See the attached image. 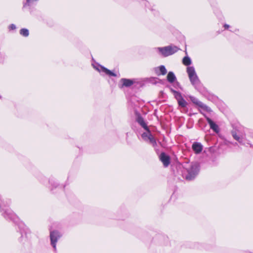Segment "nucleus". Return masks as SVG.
Here are the masks:
<instances>
[{
  "label": "nucleus",
  "mask_w": 253,
  "mask_h": 253,
  "mask_svg": "<svg viewBox=\"0 0 253 253\" xmlns=\"http://www.w3.org/2000/svg\"><path fill=\"white\" fill-rule=\"evenodd\" d=\"M157 49L162 56L167 57L176 52L179 48L176 46L169 45L163 47H158Z\"/></svg>",
  "instance_id": "1"
},
{
  "label": "nucleus",
  "mask_w": 253,
  "mask_h": 253,
  "mask_svg": "<svg viewBox=\"0 0 253 253\" xmlns=\"http://www.w3.org/2000/svg\"><path fill=\"white\" fill-rule=\"evenodd\" d=\"M187 73L191 84L196 86L200 83V80L196 73L195 68L193 66L187 68Z\"/></svg>",
  "instance_id": "2"
},
{
  "label": "nucleus",
  "mask_w": 253,
  "mask_h": 253,
  "mask_svg": "<svg viewBox=\"0 0 253 253\" xmlns=\"http://www.w3.org/2000/svg\"><path fill=\"white\" fill-rule=\"evenodd\" d=\"M187 174L185 175V178L187 180L193 179L198 174L199 171L198 166L196 164L192 165L189 168H186Z\"/></svg>",
  "instance_id": "3"
},
{
  "label": "nucleus",
  "mask_w": 253,
  "mask_h": 253,
  "mask_svg": "<svg viewBox=\"0 0 253 253\" xmlns=\"http://www.w3.org/2000/svg\"><path fill=\"white\" fill-rule=\"evenodd\" d=\"M61 235L57 231H52L50 232V238L51 241V244L54 248V250L56 251V243L58 240L60 238Z\"/></svg>",
  "instance_id": "4"
},
{
  "label": "nucleus",
  "mask_w": 253,
  "mask_h": 253,
  "mask_svg": "<svg viewBox=\"0 0 253 253\" xmlns=\"http://www.w3.org/2000/svg\"><path fill=\"white\" fill-rule=\"evenodd\" d=\"M171 91L173 93L175 98L177 100L178 105L182 107H185L187 105L186 101L182 97L181 94L174 89L171 88Z\"/></svg>",
  "instance_id": "5"
},
{
  "label": "nucleus",
  "mask_w": 253,
  "mask_h": 253,
  "mask_svg": "<svg viewBox=\"0 0 253 253\" xmlns=\"http://www.w3.org/2000/svg\"><path fill=\"white\" fill-rule=\"evenodd\" d=\"M189 98L193 103L200 107L203 110L206 111L208 112H211V109L210 108L199 101L197 98L192 96H189Z\"/></svg>",
  "instance_id": "6"
},
{
  "label": "nucleus",
  "mask_w": 253,
  "mask_h": 253,
  "mask_svg": "<svg viewBox=\"0 0 253 253\" xmlns=\"http://www.w3.org/2000/svg\"><path fill=\"white\" fill-rule=\"evenodd\" d=\"M200 112L201 113L203 114L205 117L206 118L208 123L210 126V128L216 132H218L219 128L218 126L214 122H213L210 118H209L205 114H204L201 110H200Z\"/></svg>",
  "instance_id": "7"
},
{
  "label": "nucleus",
  "mask_w": 253,
  "mask_h": 253,
  "mask_svg": "<svg viewBox=\"0 0 253 253\" xmlns=\"http://www.w3.org/2000/svg\"><path fill=\"white\" fill-rule=\"evenodd\" d=\"M160 159L165 167H167L170 163V157L165 153H162L160 156Z\"/></svg>",
  "instance_id": "8"
},
{
  "label": "nucleus",
  "mask_w": 253,
  "mask_h": 253,
  "mask_svg": "<svg viewBox=\"0 0 253 253\" xmlns=\"http://www.w3.org/2000/svg\"><path fill=\"white\" fill-rule=\"evenodd\" d=\"M192 148L196 154H199L202 152L203 149V146L201 143L195 142L192 144Z\"/></svg>",
  "instance_id": "9"
},
{
  "label": "nucleus",
  "mask_w": 253,
  "mask_h": 253,
  "mask_svg": "<svg viewBox=\"0 0 253 253\" xmlns=\"http://www.w3.org/2000/svg\"><path fill=\"white\" fill-rule=\"evenodd\" d=\"M99 72H104L106 74L109 75V76H114V77H116L117 76V75L116 74H115L114 73H113V72H112L111 71L108 70V69L104 67H102V66H100L99 68H97L96 69Z\"/></svg>",
  "instance_id": "10"
},
{
  "label": "nucleus",
  "mask_w": 253,
  "mask_h": 253,
  "mask_svg": "<svg viewBox=\"0 0 253 253\" xmlns=\"http://www.w3.org/2000/svg\"><path fill=\"white\" fill-rule=\"evenodd\" d=\"M8 210H6L3 213V215L6 218H9L14 220L16 218V215L13 213L9 212H8Z\"/></svg>",
  "instance_id": "11"
},
{
  "label": "nucleus",
  "mask_w": 253,
  "mask_h": 253,
  "mask_svg": "<svg viewBox=\"0 0 253 253\" xmlns=\"http://www.w3.org/2000/svg\"><path fill=\"white\" fill-rule=\"evenodd\" d=\"M167 80L170 83H172L176 80V77L174 73L172 72H169L167 75Z\"/></svg>",
  "instance_id": "12"
},
{
  "label": "nucleus",
  "mask_w": 253,
  "mask_h": 253,
  "mask_svg": "<svg viewBox=\"0 0 253 253\" xmlns=\"http://www.w3.org/2000/svg\"><path fill=\"white\" fill-rule=\"evenodd\" d=\"M137 122L145 129V130H147L148 129V127L146 124V123H145L143 119L140 117V116H139L138 117V118H137Z\"/></svg>",
  "instance_id": "13"
},
{
  "label": "nucleus",
  "mask_w": 253,
  "mask_h": 253,
  "mask_svg": "<svg viewBox=\"0 0 253 253\" xmlns=\"http://www.w3.org/2000/svg\"><path fill=\"white\" fill-rule=\"evenodd\" d=\"M232 134L233 138L236 140L238 141L241 144L243 143V140L244 138L243 136H240L237 135V133L234 131H233L232 132Z\"/></svg>",
  "instance_id": "14"
},
{
  "label": "nucleus",
  "mask_w": 253,
  "mask_h": 253,
  "mask_svg": "<svg viewBox=\"0 0 253 253\" xmlns=\"http://www.w3.org/2000/svg\"><path fill=\"white\" fill-rule=\"evenodd\" d=\"M121 81L123 83V85L126 87L130 86L133 84V81L129 79H122Z\"/></svg>",
  "instance_id": "15"
},
{
  "label": "nucleus",
  "mask_w": 253,
  "mask_h": 253,
  "mask_svg": "<svg viewBox=\"0 0 253 253\" xmlns=\"http://www.w3.org/2000/svg\"><path fill=\"white\" fill-rule=\"evenodd\" d=\"M146 130V132H144L142 134L141 137L144 140H145V141H148V138H149V137L151 136V135H152V134L148 128V129Z\"/></svg>",
  "instance_id": "16"
},
{
  "label": "nucleus",
  "mask_w": 253,
  "mask_h": 253,
  "mask_svg": "<svg viewBox=\"0 0 253 253\" xmlns=\"http://www.w3.org/2000/svg\"><path fill=\"white\" fill-rule=\"evenodd\" d=\"M182 63L186 66H188L191 64V60L188 56H185L182 60Z\"/></svg>",
  "instance_id": "17"
},
{
  "label": "nucleus",
  "mask_w": 253,
  "mask_h": 253,
  "mask_svg": "<svg viewBox=\"0 0 253 253\" xmlns=\"http://www.w3.org/2000/svg\"><path fill=\"white\" fill-rule=\"evenodd\" d=\"M147 142H149L150 144H151L153 147H155L157 145L156 141L152 134L151 135L150 137H149Z\"/></svg>",
  "instance_id": "18"
},
{
  "label": "nucleus",
  "mask_w": 253,
  "mask_h": 253,
  "mask_svg": "<svg viewBox=\"0 0 253 253\" xmlns=\"http://www.w3.org/2000/svg\"><path fill=\"white\" fill-rule=\"evenodd\" d=\"M20 34L24 36V37H27L29 35V31L28 29L25 28H23L20 30Z\"/></svg>",
  "instance_id": "19"
},
{
  "label": "nucleus",
  "mask_w": 253,
  "mask_h": 253,
  "mask_svg": "<svg viewBox=\"0 0 253 253\" xmlns=\"http://www.w3.org/2000/svg\"><path fill=\"white\" fill-rule=\"evenodd\" d=\"M159 70L161 72V74L163 75H165L167 73V70L165 68V67L163 65H161L159 67Z\"/></svg>",
  "instance_id": "20"
},
{
  "label": "nucleus",
  "mask_w": 253,
  "mask_h": 253,
  "mask_svg": "<svg viewBox=\"0 0 253 253\" xmlns=\"http://www.w3.org/2000/svg\"><path fill=\"white\" fill-rule=\"evenodd\" d=\"M38 0H26V3L24 4V6H26V5H30L34 2L37 1Z\"/></svg>",
  "instance_id": "21"
},
{
  "label": "nucleus",
  "mask_w": 253,
  "mask_h": 253,
  "mask_svg": "<svg viewBox=\"0 0 253 253\" xmlns=\"http://www.w3.org/2000/svg\"><path fill=\"white\" fill-rule=\"evenodd\" d=\"M9 30H15L16 29V26L13 24H12L11 25H10L9 27Z\"/></svg>",
  "instance_id": "22"
},
{
  "label": "nucleus",
  "mask_w": 253,
  "mask_h": 253,
  "mask_svg": "<svg viewBox=\"0 0 253 253\" xmlns=\"http://www.w3.org/2000/svg\"><path fill=\"white\" fill-rule=\"evenodd\" d=\"M224 27H225V28L228 29V28H229V25L228 24H225L224 25Z\"/></svg>",
  "instance_id": "23"
},
{
  "label": "nucleus",
  "mask_w": 253,
  "mask_h": 253,
  "mask_svg": "<svg viewBox=\"0 0 253 253\" xmlns=\"http://www.w3.org/2000/svg\"><path fill=\"white\" fill-rule=\"evenodd\" d=\"M0 208L2 210H4V209L2 208V204L0 203Z\"/></svg>",
  "instance_id": "24"
}]
</instances>
